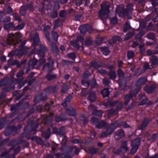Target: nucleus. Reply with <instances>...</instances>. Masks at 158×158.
Returning a JSON list of instances; mask_svg holds the SVG:
<instances>
[{
	"instance_id": "1",
	"label": "nucleus",
	"mask_w": 158,
	"mask_h": 158,
	"mask_svg": "<svg viewBox=\"0 0 158 158\" xmlns=\"http://www.w3.org/2000/svg\"><path fill=\"white\" fill-rule=\"evenodd\" d=\"M22 35L19 33H10L8 35L7 43L11 45H15L21 41Z\"/></svg>"
},
{
	"instance_id": "2",
	"label": "nucleus",
	"mask_w": 158,
	"mask_h": 158,
	"mask_svg": "<svg viewBox=\"0 0 158 158\" xmlns=\"http://www.w3.org/2000/svg\"><path fill=\"white\" fill-rule=\"evenodd\" d=\"M109 3L108 2H105L102 5V8L99 12V15L101 19L104 21L107 18L109 13Z\"/></svg>"
},
{
	"instance_id": "3",
	"label": "nucleus",
	"mask_w": 158,
	"mask_h": 158,
	"mask_svg": "<svg viewBox=\"0 0 158 158\" xmlns=\"http://www.w3.org/2000/svg\"><path fill=\"white\" fill-rule=\"evenodd\" d=\"M114 126L113 124H110L109 126V127L107 128L106 132H103L101 133L100 137H105L108 135L111 134L115 128H114Z\"/></svg>"
},
{
	"instance_id": "4",
	"label": "nucleus",
	"mask_w": 158,
	"mask_h": 158,
	"mask_svg": "<svg viewBox=\"0 0 158 158\" xmlns=\"http://www.w3.org/2000/svg\"><path fill=\"white\" fill-rule=\"evenodd\" d=\"M40 53H39L38 55L40 56L41 55H43L44 53L47 51L45 47L44 46H40ZM39 62L41 64L44 63L45 62V60L44 58V56L42 55V58L40 59Z\"/></svg>"
},
{
	"instance_id": "5",
	"label": "nucleus",
	"mask_w": 158,
	"mask_h": 158,
	"mask_svg": "<svg viewBox=\"0 0 158 158\" xmlns=\"http://www.w3.org/2000/svg\"><path fill=\"white\" fill-rule=\"evenodd\" d=\"M140 141V139H138L136 140V144H135V141H132L131 145L132 146V148L131 151V153H134L136 152L138 148Z\"/></svg>"
},
{
	"instance_id": "6",
	"label": "nucleus",
	"mask_w": 158,
	"mask_h": 158,
	"mask_svg": "<svg viewBox=\"0 0 158 158\" xmlns=\"http://www.w3.org/2000/svg\"><path fill=\"white\" fill-rule=\"evenodd\" d=\"M90 111H93L92 114H94L101 117L102 113L101 110H97L95 107L92 105H90L88 107Z\"/></svg>"
},
{
	"instance_id": "7",
	"label": "nucleus",
	"mask_w": 158,
	"mask_h": 158,
	"mask_svg": "<svg viewBox=\"0 0 158 158\" xmlns=\"http://www.w3.org/2000/svg\"><path fill=\"white\" fill-rule=\"evenodd\" d=\"M82 84L85 86H88L89 85H91L92 88H94L97 85L96 81L95 79H93L89 82H86L84 80H82Z\"/></svg>"
},
{
	"instance_id": "8",
	"label": "nucleus",
	"mask_w": 158,
	"mask_h": 158,
	"mask_svg": "<svg viewBox=\"0 0 158 158\" xmlns=\"http://www.w3.org/2000/svg\"><path fill=\"white\" fill-rule=\"evenodd\" d=\"M116 14H118L120 16L122 17L125 14V10L122 6H118L116 10Z\"/></svg>"
},
{
	"instance_id": "9",
	"label": "nucleus",
	"mask_w": 158,
	"mask_h": 158,
	"mask_svg": "<svg viewBox=\"0 0 158 158\" xmlns=\"http://www.w3.org/2000/svg\"><path fill=\"white\" fill-rule=\"evenodd\" d=\"M92 65L95 68L98 69V71L102 74H105L106 72L105 70L102 69H99L100 66L98 65V63L96 62H93L92 63Z\"/></svg>"
},
{
	"instance_id": "10",
	"label": "nucleus",
	"mask_w": 158,
	"mask_h": 158,
	"mask_svg": "<svg viewBox=\"0 0 158 158\" xmlns=\"http://www.w3.org/2000/svg\"><path fill=\"white\" fill-rule=\"evenodd\" d=\"M155 88V86L154 85L147 86L144 88V89L148 93H151L154 90Z\"/></svg>"
},
{
	"instance_id": "11",
	"label": "nucleus",
	"mask_w": 158,
	"mask_h": 158,
	"mask_svg": "<svg viewBox=\"0 0 158 158\" xmlns=\"http://www.w3.org/2000/svg\"><path fill=\"white\" fill-rule=\"evenodd\" d=\"M146 79L144 77L139 78L136 83V85L137 86L142 85L146 82Z\"/></svg>"
},
{
	"instance_id": "12",
	"label": "nucleus",
	"mask_w": 158,
	"mask_h": 158,
	"mask_svg": "<svg viewBox=\"0 0 158 158\" xmlns=\"http://www.w3.org/2000/svg\"><path fill=\"white\" fill-rule=\"evenodd\" d=\"M124 135V134L123 131L120 130L117 131L115 136L118 139L123 137Z\"/></svg>"
},
{
	"instance_id": "13",
	"label": "nucleus",
	"mask_w": 158,
	"mask_h": 158,
	"mask_svg": "<svg viewBox=\"0 0 158 158\" xmlns=\"http://www.w3.org/2000/svg\"><path fill=\"white\" fill-rule=\"evenodd\" d=\"M137 94V92L135 93L134 94H129L125 96V103L126 104H127L129 101V99L132 98L134 96H135Z\"/></svg>"
},
{
	"instance_id": "14",
	"label": "nucleus",
	"mask_w": 158,
	"mask_h": 158,
	"mask_svg": "<svg viewBox=\"0 0 158 158\" xmlns=\"http://www.w3.org/2000/svg\"><path fill=\"white\" fill-rule=\"evenodd\" d=\"M88 99L91 102L94 101L96 100V96L94 92H92L89 94Z\"/></svg>"
},
{
	"instance_id": "15",
	"label": "nucleus",
	"mask_w": 158,
	"mask_h": 158,
	"mask_svg": "<svg viewBox=\"0 0 158 158\" xmlns=\"http://www.w3.org/2000/svg\"><path fill=\"white\" fill-rule=\"evenodd\" d=\"M121 148L122 151H126L128 150L129 148L127 146V142H123L122 143Z\"/></svg>"
},
{
	"instance_id": "16",
	"label": "nucleus",
	"mask_w": 158,
	"mask_h": 158,
	"mask_svg": "<svg viewBox=\"0 0 158 158\" xmlns=\"http://www.w3.org/2000/svg\"><path fill=\"white\" fill-rule=\"evenodd\" d=\"M101 52L105 55H107L110 52L108 48L107 47H103L101 48Z\"/></svg>"
},
{
	"instance_id": "17",
	"label": "nucleus",
	"mask_w": 158,
	"mask_h": 158,
	"mask_svg": "<svg viewBox=\"0 0 158 158\" xmlns=\"http://www.w3.org/2000/svg\"><path fill=\"white\" fill-rule=\"evenodd\" d=\"M97 127L99 129L107 125V123L104 121H102L100 122H98L96 124Z\"/></svg>"
},
{
	"instance_id": "18",
	"label": "nucleus",
	"mask_w": 158,
	"mask_h": 158,
	"mask_svg": "<svg viewBox=\"0 0 158 158\" xmlns=\"http://www.w3.org/2000/svg\"><path fill=\"white\" fill-rule=\"evenodd\" d=\"M88 25L81 26L80 27L79 29L80 30L81 33H84L88 30Z\"/></svg>"
},
{
	"instance_id": "19",
	"label": "nucleus",
	"mask_w": 158,
	"mask_h": 158,
	"mask_svg": "<svg viewBox=\"0 0 158 158\" xmlns=\"http://www.w3.org/2000/svg\"><path fill=\"white\" fill-rule=\"evenodd\" d=\"M151 63L152 65L157 64L158 62V59L155 56H153L151 59Z\"/></svg>"
},
{
	"instance_id": "20",
	"label": "nucleus",
	"mask_w": 158,
	"mask_h": 158,
	"mask_svg": "<svg viewBox=\"0 0 158 158\" xmlns=\"http://www.w3.org/2000/svg\"><path fill=\"white\" fill-rule=\"evenodd\" d=\"M66 112L70 115L74 116L76 113L75 110L73 108H71L69 110H67Z\"/></svg>"
},
{
	"instance_id": "21",
	"label": "nucleus",
	"mask_w": 158,
	"mask_h": 158,
	"mask_svg": "<svg viewBox=\"0 0 158 158\" xmlns=\"http://www.w3.org/2000/svg\"><path fill=\"white\" fill-rule=\"evenodd\" d=\"M33 40L34 43L35 44L39 41L40 39L39 37V35L37 33H35L34 37L33 38Z\"/></svg>"
},
{
	"instance_id": "22",
	"label": "nucleus",
	"mask_w": 158,
	"mask_h": 158,
	"mask_svg": "<svg viewBox=\"0 0 158 158\" xmlns=\"http://www.w3.org/2000/svg\"><path fill=\"white\" fill-rule=\"evenodd\" d=\"M102 94L104 97L108 96L109 94L108 89H104L102 91Z\"/></svg>"
},
{
	"instance_id": "23",
	"label": "nucleus",
	"mask_w": 158,
	"mask_h": 158,
	"mask_svg": "<svg viewBox=\"0 0 158 158\" xmlns=\"http://www.w3.org/2000/svg\"><path fill=\"white\" fill-rule=\"evenodd\" d=\"M27 6H23L21 7L20 12L21 15H24L26 13V9H27Z\"/></svg>"
},
{
	"instance_id": "24",
	"label": "nucleus",
	"mask_w": 158,
	"mask_h": 158,
	"mask_svg": "<svg viewBox=\"0 0 158 158\" xmlns=\"http://www.w3.org/2000/svg\"><path fill=\"white\" fill-rule=\"evenodd\" d=\"M37 61L35 60H31L29 61V66H32V67H33L36 65V64L37 63Z\"/></svg>"
},
{
	"instance_id": "25",
	"label": "nucleus",
	"mask_w": 158,
	"mask_h": 158,
	"mask_svg": "<svg viewBox=\"0 0 158 158\" xmlns=\"http://www.w3.org/2000/svg\"><path fill=\"white\" fill-rule=\"evenodd\" d=\"M149 123V121L148 119H145L142 122L141 125V128H144L147 126Z\"/></svg>"
},
{
	"instance_id": "26",
	"label": "nucleus",
	"mask_w": 158,
	"mask_h": 158,
	"mask_svg": "<svg viewBox=\"0 0 158 158\" xmlns=\"http://www.w3.org/2000/svg\"><path fill=\"white\" fill-rule=\"evenodd\" d=\"M153 66L152 65H151V66H150L149 65V64L148 63H145L144 64V65L143 66V69L144 70H146L148 69H151L153 68Z\"/></svg>"
},
{
	"instance_id": "27",
	"label": "nucleus",
	"mask_w": 158,
	"mask_h": 158,
	"mask_svg": "<svg viewBox=\"0 0 158 158\" xmlns=\"http://www.w3.org/2000/svg\"><path fill=\"white\" fill-rule=\"evenodd\" d=\"M121 40L120 37L117 35H115L112 38V40L113 42L116 43L119 41Z\"/></svg>"
},
{
	"instance_id": "28",
	"label": "nucleus",
	"mask_w": 158,
	"mask_h": 158,
	"mask_svg": "<svg viewBox=\"0 0 158 158\" xmlns=\"http://www.w3.org/2000/svg\"><path fill=\"white\" fill-rule=\"evenodd\" d=\"M127 56L129 59L132 58L135 56L134 52L132 51H129L128 52Z\"/></svg>"
},
{
	"instance_id": "29",
	"label": "nucleus",
	"mask_w": 158,
	"mask_h": 158,
	"mask_svg": "<svg viewBox=\"0 0 158 158\" xmlns=\"http://www.w3.org/2000/svg\"><path fill=\"white\" fill-rule=\"evenodd\" d=\"M52 35L54 40L55 41H57L58 37V35L57 33L55 31H53L52 33Z\"/></svg>"
},
{
	"instance_id": "30",
	"label": "nucleus",
	"mask_w": 158,
	"mask_h": 158,
	"mask_svg": "<svg viewBox=\"0 0 158 158\" xmlns=\"http://www.w3.org/2000/svg\"><path fill=\"white\" fill-rule=\"evenodd\" d=\"M78 41L77 40L71 41V44L73 45V46L77 47V48H79L78 45Z\"/></svg>"
},
{
	"instance_id": "31",
	"label": "nucleus",
	"mask_w": 158,
	"mask_h": 158,
	"mask_svg": "<svg viewBox=\"0 0 158 158\" xmlns=\"http://www.w3.org/2000/svg\"><path fill=\"white\" fill-rule=\"evenodd\" d=\"M148 55L151 56L152 54H156L158 53V52L155 51H151L150 50H148L147 51Z\"/></svg>"
},
{
	"instance_id": "32",
	"label": "nucleus",
	"mask_w": 158,
	"mask_h": 158,
	"mask_svg": "<svg viewBox=\"0 0 158 158\" xmlns=\"http://www.w3.org/2000/svg\"><path fill=\"white\" fill-rule=\"evenodd\" d=\"M51 135V131L50 129L48 130V132L47 134L45 133H43V136L46 139L48 138Z\"/></svg>"
},
{
	"instance_id": "33",
	"label": "nucleus",
	"mask_w": 158,
	"mask_h": 158,
	"mask_svg": "<svg viewBox=\"0 0 158 158\" xmlns=\"http://www.w3.org/2000/svg\"><path fill=\"white\" fill-rule=\"evenodd\" d=\"M147 37L150 39H154L155 35L153 33H151L147 34Z\"/></svg>"
},
{
	"instance_id": "34",
	"label": "nucleus",
	"mask_w": 158,
	"mask_h": 158,
	"mask_svg": "<svg viewBox=\"0 0 158 158\" xmlns=\"http://www.w3.org/2000/svg\"><path fill=\"white\" fill-rule=\"evenodd\" d=\"M109 76L111 78L114 79L116 77V74L114 72H111L109 74Z\"/></svg>"
},
{
	"instance_id": "35",
	"label": "nucleus",
	"mask_w": 158,
	"mask_h": 158,
	"mask_svg": "<svg viewBox=\"0 0 158 158\" xmlns=\"http://www.w3.org/2000/svg\"><path fill=\"white\" fill-rule=\"evenodd\" d=\"M130 28L129 23H127L124 27L123 31L125 32L127 31L128 29Z\"/></svg>"
},
{
	"instance_id": "36",
	"label": "nucleus",
	"mask_w": 158,
	"mask_h": 158,
	"mask_svg": "<svg viewBox=\"0 0 158 158\" xmlns=\"http://www.w3.org/2000/svg\"><path fill=\"white\" fill-rule=\"evenodd\" d=\"M14 19L15 20H18L19 21H21V20L19 15L17 13H15L14 15Z\"/></svg>"
},
{
	"instance_id": "37",
	"label": "nucleus",
	"mask_w": 158,
	"mask_h": 158,
	"mask_svg": "<svg viewBox=\"0 0 158 158\" xmlns=\"http://www.w3.org/2000/svg\"><path fill=\"white\" fill-rule=\"evenodd\" d=\"M133 35L132 33H129L127 34L124 38L125 40H127L131 37Z\"/></svg>"
},
{
	"instance_id": "38",
	"label": "nucleus",
	"mask_w": 158,
	"mask_h": 158,
	"mask_svg": "<svg viewBox=\"0 0 158 158\" xmlns=\"http://www.w3.org/2000/svg\"><path fill=\"white\" fill-rule=\"evenodd\" d=\"M13 26V24L12 23H10L8 24L4 25V28L6 30H8Z\"/></svg>"
},
{
	"instance_id": "39",
	"label": "nucleus",
	"mask_w": 158,
	"mask_h": 158,
	"mask_svg": "<svg viewBox=\"0 0 158 158\" xmlns=\"http://www.w3.org/2000/svg\"><path fill=\"white\" fill-rule=\"evenodd\" d=\"M91 121L94 123H95V124H96L99 122L98 119L94 117H93L91 118Z\"/></svg>"
},
{
	"instance_id": "40",
	"label": "nucleus",
	"mask_w": 158,
	"mask_h": 158,
	"mask_svg": "<svg viewBox=\"0 0 158 158\" xmlns=\"http://www.w3.org/2000/svg\"><path fill=\"white\" fill-rule=\"evenodd\" d=\"M52 50L54 51L57 52L58 51V49L56 44H52Z\"/></svg>"
},
{
	"instance_id": "41",
	"label": "nucleus",
	"mask_w": 158,
	"mask_h": 158,
	"mask_svg": "<svg viewBox=\"0 0 158 158\" xmlns=\"http://www.w3.org/2000/svg\"><path fill=\"white\" fill-rule=\"evenodd\" d=\"M68 56L73 59H75L76 57L75 54L73 53H70L68 55Z\"/></svg>"
},
{
	"instance_id": "42",
	"label": "nucleus",
	"mask_w": 158,
	"mask_h": 158,
	"mask_svg": "<svg viewBox=\"0 0 158 158\" xmlns=\"http://www.w3.org/2000/svg\"><path fill=\"white\" fill-rule=\"evenodd\" d=\"M24 26V24L23 23H22L18 25L17 26L16 29L18 30H21L23 28Z\"/></svg>"
},
{
	"instance_id": "43",
	"label": "nucleus",
	"mask_w": 158,
	"mask_h": 158,
	"mask_svg": "<svg viewBox=\"0 0 158 158\" xmlns=\"http://www.w3.org/2000/svg\"><path fill=\"white\" fill-rule=\"evenodd\" d=\"M91 40L89 39H87L85 41V45L87 46L90 45L91 44Z\"/></svg>"
},
{
	"instance_id": "44",
	"label": "nucleus",
	"mask_w": 158,
	"mask_h": 158,
	"mask_svg": "<svg viewBox=\"0 0 158 158\" xmlns=\"http://www.w3.org/2000/svg\"><path fill=\"white\" fill-rule=\"evenodd\" d=\"M111 22L112 24H115L117 22V19L116 17H114L112 18L111 20Z\"/></svg>"
},
{
	"instance_id": "45",
	"label": "nucleus",
	"mask_w": 158,
	"mask_h": 158,
	"mask_svg": "<svg viewBox=\"0 0 158 158\" xmlns=\"http://www.w3.org/2000/svg\"><path fill=\"white\" fill-rule=\"evenodd\" d=\"M118 74L119 77H122L123 76V73L122 71L119 69L118 71Z\"/></svg>"
},
{
	"instance_id": "46",
	"label": "nucleus",
	"mask_w": 158,
	"mask_h": 158,
	"mask_svg": "<svg viewBox=\"0 0 158 158\" xmlns=\"http://www.w3.org/2000/svg\"><path fill=\"white\" fill-rule=\"evenodd\" d=\"M152 4L153 6H156L158 4V0H151Z\"/></svg>"
},
{
	"instance_id": "47",
	"label": "nucleus",
	"mask_w": 158,
	"mask_h": 158,
	"mask_svg": "<svg viewBox=\"0 0 158 158\" xmlns=\"http://www.w3.org/2000/svg\"><path fill=\"white\" fill-rule=\"evenodd\" d=\"M66 12L64 10H63L60 13V15L62 17H64L66 15Z\"/></svg>"
},
{
	"instance_id": "48",
	"label": "nucleus",
	"mask_w": 158,
	"mask_h": 158,
	"mask_svg": "<svg viewBox=\"0 0 158 158\" xmlns=\"http://www.w3.org/2000/svg\"><path fill=\"white\" fill-rule=\"evenodd\" d=\"M132 6L131 5L128 6L127 7V13H128L132 10Z\"/></svg>"
},
{
	"instance_id": "49",
	"label": "nucleus",
	"mask_w": 158,
	"mask_h": 158,
	"mask_svg": "<svg viewBox=\"0 0 158 158\" xmlns=\"http://www.w3.org/2000/svg\"><path fill=\"white\" fill-rule=\"evenodd\" d=\"M103 83L106 85H108L109 84V80L106 79H104L103 80Z\"/></svg>"
},
{
	"instance_id": "50",
	"label": "nucleus",
	"mask_w": 158,
	"mask_h": 158,
	"mask_svg": "<svg viewBox=\"0 0 158 158\" xmlns=\"http://www.w3.org/2000/svg\"><path fill=\"white\" fill-rule=\"evenodd\" d=\"M82 4L81 0H76V4L77 6H80Z\"/></svg>"
},
{
	"instance_id": "51",
	"label": "nucleus",
	"mask_w": 158,
	"mask_h": 158,
	"mask_svg": "<svg viewBox=\"0 0 158 158\" xmlns=\"http://www.w3.org/2000/svg\"><path fill=\"white\" fill-rule=\"evenodd\" d=\"M24 72L23 71H22L19 72L17 75V76L18 77H22L23 74Z\"/></svg>"
},
{
	"instance_id": "52",
	"label": "nucleus",
	"mask_w": 158,
	"mask_h": 158,
	"mask_svg": "<svg viewBox=\"0 0 158 158\" xmlns=\"http://www.w3.org/2000/svg\"><path fill=\"white\" fill-rule=\"evenodd\" d=\"M147 100L146 99H144L140 103L139 105H143L146 103Z\"/></svg>"
},
{
	"instance_id": "53",
	"label": "nucleus",
	"mask_w": 158,
	"mask_h": 158,
	"mask_svg": "<svg viewBox=\"0 0 158 158\" xmlns=\"http://www.w3.org/2000/svg\"><path fill=\"white\" fill-rule=\"evenodd\" d=\"M45 36H46V37L48 40H50L49 33L48 31H45Z\"/></svg>"
},
{
	"instance_id": "54",
	"label": "nucleus",
	"mask_w": 158,
	"mask_h": 158,
	"mask_svg": "<svg viewBox=\"0 0 158 158\" xmlns=\"http://www.w3.org/2000/svg\"><path fill=\"white\" fill-rule=\"evenodd\" d=\"M78 40H80V41H81V42L82 43H83L84 42V38H83V37H81V36H80V37H78Z\"/></svg>"
},
{
	"instance_id": "55",
	"label": "nucleus",
	"mask_w": 158,
	"mask_h": 158,
	"mask_svg": "<svg viewBox=\"0 0 158 158\" xmlns=\"http://www.w3.org/2000/svg\"><path fill=\"white\" fill-rule=\"evenodd\" d=\"M138 45V43L136 42H134L133 43L132 46L133 48H135Z\"/></svg>"
},
{
	"instance_id": "56",
	"label": "nucleus",
	"mask_w": 158,
	"mask_h": 158,
	"mask_svg": "<svg viewBox=\"0 0 158 158\" xmlns=\"http://www.w3.org/2000/svg\"><path fill=\"white\" fill-rule=\"evenodd\" d=\"M7 11L9 14L11 13L12 12V9L10 7H8L7 10Z\"/></svg>"
},
{
	"instance_id": "57",
	"label": "nucleus",
	"mask_w": 158,
	"mask_h": 158,
	"mask_svg": "<svg viewBox=\"0 0 158 158\" xmlns=\"http://www.w3.org/2000/svg\"><path fill=\"white\" fill-rule=\"evenodd\" d=\"M50 28V27L49 26H47L44 28V30L45 31H47L48 29H49Z\"/></svg>"
},
{
	"instance_id": "58",
	"label": "nucleus",
	"mask_w": 158,
	"mask_h": 158,
	"mask_svg": "<svg viewBox=\"0 0 158 158\" xmlns=\"http://www.w3.org/2000/svg\"><path fill=\"white\" fill-rule=\"evenodd\" d=\"M67 2V0H60V2L62 4L66 3Z\"/></svg>"
},
{
	"instance_id": "59",
	"label": "nucleus",
	"mask_w": 158,
	"mask_h": 158,
	"mask_svg": "<svg viewBox=\"0 0 158 158\" xmlns=\"http://www.w3.org/2000/svg\"><path fill=\"white\" fill-rule=\"evenodd\" d=\"M15 54L14 52H12L10 53L8 55V56L9 57H11L14 55Z\"/></svg>"
},
{
	"instance_id": "60",
	"label": "nucleus",
	"mask_w": 158,
	"mask_h": 158,
	"mask_svg": "<svg viewBox=\"0 0 158 158\" xmlns=\"http://www.w3.org/2000/svg\"><path fill=\"white\" fill-rule=\"evenodd\" d=\"M15 54L14 52H12L10 53L8 55V56L9 57H11L14 55Z\"/></svg>"
},
{
	"instance_id": "61",
	"label": "nucleus",
	"mask_w": 158,
	"mask_h": 158,
	"mask_svg": "<svg viewBox=\"0 0 158 158\" xmlns=\"http://www.w3.org/2000/svg\"><path fill=\"white\" fill-rule=\"evenodd\" d=\"M72 141L73 143H78L79 142V141L77 139H74Z\"/></svg>"
},
{
	"instance_id": "62",
	"label": "nucleus",
	"mask_w": 158,
	"mask_h": 158,
	"mask_svg": "<svg viewBox=\"0 0 158 158\" xmlns=\"http://www.w3.org/2000/svg\"><path fill=\"white\" fill-rule=\"evenodd\" d=\"M124 127H128V125H127L125 123H123L122 124Z\"/></svg>"
},
{
	"instance_id": "63",
	"label": "nucleus",
	"mask_w": 158,
	"mask_h": 158,
	"mask_svg": "<svg viewBox=\"0 0 158 158\" xmlns=\"http://www.w3.org/2000/svg\"><path fill=\"white\" fill-rule=\"evenodd\" d=\"M10 18L9 17H7L5 19V21H7V22L10 21Z\"/></svg>"
},
{
	"instance_id": "64",
	"label": "nucleus",
	"mask_w": 158,
	"mask_h": 158,
	"mask_svg": "<svg viewBox=\"0 0 158 158\" xmlns=\"http://www.w3.org/2000/svg\"><path fill=\"white\" fill-rule=\"evenodd\" d=\"M0 59L2 61H5L6 60V57L5 56H2L1 57Z\"/></svg>"
}]
</instances>
